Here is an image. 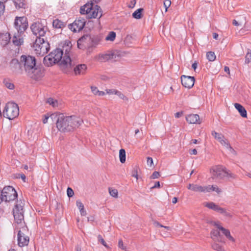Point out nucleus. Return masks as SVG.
<instances>
[{
    "instance_id": "14",
    "label": "nucleus",
    "mask_w": 251,
    "mask_h": 251,
    "mask_svg": "<svg viewBox=\"0 0 251 251\" xmlns=\"http://www.w3.org/2000/svg\"><path fill=\"white\" fill-rule=\"evenodd\" d=\"M27 227L26 226H23L20 228L18 234V245L20 247H24L28 245L29 238L28 235Z\"/></svg>"
},
{
    "instance_id": "7",
    "label": "nucleus",
    "mask_w": 251,
    "mask_h": 251,
    "mask_svg": "<svg viewBox=\"0 0 251 251\" xmlns=\"http://www.w3.org/2000/svg\"><path fill=\"white\" fill-rule=\"evenodd\" d=\"M35 54L44 56L50 49V45L44 38L36 39L33 46Z\"/></svg>"
},
{
    "instance_id": "42",
    "label": "nucleus",
    "mask_w": 251,
    "mask_h": 251,
    "mask_svg": "<svg viewBox=\"0 0 251 251\" xmlns=\"http://www.w3.org/2000/svg\"><path fill=\"white\" fill-rule=\"evenodd\" d=\"M211 191H215L217 194H220L222 192V190L217 185H211Z\"/></svg>"
},
{
    "instance_id": "6",
    "label": "nucleus",
    "mask_w": 251,
    "mask_h": 251,
    "mask_svg": "<svg viewBox=\"0 0 251 251\" xmlns=\"http://www.w3.org/2000/svg\"><path fill=\"white\" fill-rule=\"evenodd\" d=\"M63 58V50L60 49H56L44 57V63L46 65L50 66L60 61L62 67L68 69L66 65L62 64Z\"/></svg>"
},
{
    "instance_id": "11",
    "label": "nucleus",
    "mask_w": 251,
    "mask_h": 251,
    "mask_svg": "<svg viewBox=\"0 0 251 251\" xmlns=\"http://www.w3.org/2000/svg\"><path fill=\"white\" fill-rule=\"evenodd\" d=\"M211 237L214 241L212 245V248L217 251H226L221 244L218 243H225L224 238L220 234V232L217 229H213L211 232Z\"/></svg>"
},
{
    "instance_id": "34",
    "label": "nucleus",
    "mask_w": 251,
    "mask_h": 251,
    "mask_svg": "<svg viewBox=\"0 0 251 251\" xmlns=\"http://www.w3.org/2000/svg\"><path fill=\"white\" fill-rule=\"evenodd\" d=\"M206 57L209 61H213L216 59V55L214 52L209 51L207 52Z\"/></svg>"
},
{
    "instance_id": "18",
    "label": "nucleus",
    "mask_w": 251,
    "mask_h": 251,
    "mask_svg": "<svg viewBox=\"0 0 251 251\" xmlns=\"http://www.w3.org/2000/svg\"><path fill=\"white\" fill-rule=\"evenodd\" d=\"M9 66L11 70L13 72L17 73H21L22 64H21V61L19 62L18 59L15 58L12 59L10 62Z\"/></svg>"
},
{
    "instance_id": "26",
    "label": "nucleus",
    "mask_w": 251,
    "mask_h": 251,
    "mask_svg": "<svg viewBox=\"0 0 251 251\" xmlns=\"http://www.w3.org/2000/svg\"><path fill=\"white\" fill-rule=\"evenodd\" d=\"M52 25L56 28H61L64 26V24L61 21L55 19L53 21Z\"/></svg>"
},
{
    "instance_id": "1",
    "label": "nucleus",
    "mask_w": 251,
    "mask_h": 251,
    "mask_svg": "<svg viewBox=\"0 0 251 251\" xmlns=\"http://www.w3.org/2000/svg\"><path fill=\"white\" fill-rule=\"evenodd\" d=\"M51 120L56 121V127L63 132H70L78 127L83 122L82 120L76 116H65L63 113H53Z\"/></svg>"
},
{
    "instance_id": "19",
    "label": "nucleus",
    "mask_w": 251,
    "mask_h": 251,
    "mask_svg": "<svg viewBox=\"0 0 251 251\" xmlns=\"http://www.w3.org/2000/svg\"><path fill=\"white\" fill-rule=\"evenodd\" d=\"M214 225L218 228L217 230L218 231L221 230L223 234L225 235L228 240L232 242H234V238L230 235V232L228 229L224 228L219 224L216 223H214Z\"/></svg>"
},
{
    "instance_id": "55",
    "label": "nucleus",
    "mask_w": 251,
    "mask_h": 251,
    "mask_svg": "<svg viewBox=\"0 0 251 251\" xmlns=\"http://www.w3.org/2000/svg\"><path fill=\"white\" fill-rule=\"evenodd\" d=\"M182 114H183V112L182 111L176 112L175 114V117L176 118H178L180 116H181L182 115Z\"/></svg>"
},
{
    "instance_id": "3",
    "label": "nucleus",
    "mask_w": 251,
    "mask_h": 251,
    "mask_svg": "<svg viewBox=\"0 0 251 251\" xmlns=\"http://www.w3.org/2000/svg\"><path fill=\"white\" fill-rule=\"evenodd\" d=\"M28 26L26 18L25 17H16L14 22V27L16 32L14 33L12 42L17 46H21L24 42L23 34Z\"/></svg>"
},
{
    "instance_id": "22",
    "label": "nucleus",
    "mask_w": 251,
    "mask_h": 251,
    "mask_svg": "<svg viewBox=\"0 0 251 251\" xmlns=\"http://www.w3.org/2000/svg\"><path fill=\"white\" fill-rule=\"evenodd\" d=\"M186 120L189 124H200V117L198 114H190L186 117Z\"/></svg>"
},
{
    "instance_id": "46",
    "label": "nucleus",
    "mask_w": 251,
    "mask_h": 251,
    "mask_svg": "<svg viewBox=\"0 0 251 251\" xmlns=\"http://www.w3.org/2000/svg\"><path fill=\"white\" fill-rule=\"evenodd\" d=\"M67 194L69 198L73 197V195H74V193L73 189L70 187H68L67 188Z\"/></svg>"
},
{
    "instance_id": "17",
    "label": "nucleus",
    "mask_w": 251,
    "mask_h": 251,
    "mask_svg": "<svg viewBox=\"0 0 251 251\" xmlns=\"http://www.w3.org/2000/svg\"><path fill=\"white\" fill-rule=\"evenodd\" d=\"M182 85L188 88H190L194 86L195 78L193 76L182 75L181 77Z\"/></svg>"
},
{
    "instance_id": "62",
    "label": "nucleus",
    "mask_w": 251,
    "mask_h": 251,
    "mask_svg": "<svg viewBox=\"0 0 251 251\" xmlns=\"http://www.w3.org/2000/svg\"><path fill=\"white\" fill-rule=\"evenodd\" d=\"M105 95V92L103 91H99L98 93L97 94L98 96H102Z\"/></svg>"
},
{
    "instance_id": "61",
    "label": "nucleus",
    "mask_w": 251,
    "mask_h": 251,
    "mask_svg": "<svg viewBox=\"0 0 251 251\" xmlns=\"http://www.w3.org/2000/svg\"><path fill=\"white\" fill-rule=\"evenodd\" d=\"M153 224H154V225L155 226H160V227H163V225H162L160 224L159 222H156V221H155V222H154Z\"/></svg>"
},
{
    "instance_id": "25",
    "label": "nucleus",
    "mask_w": 251,
    "mask_h": 251,
    "mask_svg": "<svg viewBox=\"0 0 251 251\" xmlns=\"http://www.w3.org/2000/svg\"><path fill=\"white\" fill-rule=\"evenodd\" d=\"M187 188L195 192H202V186L190 183L188 185Z\"/></svg>"
},
{
    "instance_id": "58",
    "label": "nucleus",
    "mask_w": 251,
    "mask_h": 251,
    "mask_svg": "<svg viewBox=\"0 0 251 251\" xmlns=\"http://www.w3.org/2000/svg\"><path fill=\"white\" fill-rule=\"evenodd\" d=\"M20 177L24 181H25L26 176L24 174H19Z\"/></svg>"
},
{
    "instance_id": "27",
    "label": "nucleus",
    "mask_w": 251,
    "mask_h": 251,
    "mask_svg": "<svg viewBox=\"0 0 251 251\" xmlns=\"http://www.w3.org/2000/svg\"><path fill=\"white\" fill-rule=\"evenodd\" d=\"M76 206L79 209L80 214L81 215H85L86 214V211L84 210V205L80 201L77 200L76 201Z\"/></svg>"
},
{
    "instance_id": "12",
    "label": "nucleus",
    "mask_w": 251,
    "mask_h": 251,
    "mask_svg": "<svg viewBox=\"0 0 251 251\" xmlns=\"http://www.w3.org/2000/svg\"><path fill=\"white\" fill-rule=\"evenodd\" d=\"M1 196L3 201H10L14 200L17 197L18 194L13 187L7 186L1 190Z\"/></svg>"
},
{
    "instance_id": "44",
    "label": "nucleus",
    "mask_w": 251,
    "mask_h": 251,
    "mask_svg": "<svg viewBox=\"0 0 251 251\" xmlns=\"http://www.w3.org/2000/svg\"><path fill=\"white\" fill-rule=\"evenodd\" d=\"M118 247L119 248L122 249L123 250H126V247L124 246V243L122 239H119L118 241Z\"/></svg>"
},
{
    "instance_id": "64",
    "label": "nucleus",
    "mask_w": 251,
    "mask_h": 251,
    "mask_svg": "<svg viewBox=\"0 0 251 251\" xmlns=\"http://www.w3.org/2000/svg\"><path fill=\"white\" fill-rule=\"evenodd\" d=\"M224 70L228 74H230L229 68L228 67H225Z\"/></svg>"
},
{
    "instance_id": "60",
    "label": "nucleus",
    "mask_w": 251,
    "mask_h": 251,
    "mask_svg": "<svg viewBox=\"0 0 251 251\" xmlns=\"http://www.w3.org/2000/svg\"><path fill=\"white\" fill-rule=\"evenodd\" d=\"M192 67L194 70H196V69L197 67V63L196 62V61H195L194 63H193V64L192 65Z\"/></svg>"
},
{
    "instance_id": "24",
    "label": "nucleus",
    "mask_w": 251,
    "mask_h": 251,
    "mask_svg": "<svg viewBox=\"0 0 251 251\" xmlns=\"http://www.w3.org/2000/svg\"><path fill=\"white\" fill-rule=\"evenodd\" d=\"M234 107L238 111L242 117H247V111L241 104L238 103H234Z\"/></svg>"
},
{
    "instance_id": "38",
    "label": "nucleus",
    "mask_w": 251,
    "mask_h": 251,
    "mask_svg": "<svg viewBox=\"0 0 251 251\" xmlns=\"http://www.w3.org/2000/svg\"><path fill=\"white\" fill-rule=\"evenodd\" d=\"M98 241L100 242L102 245H103L106 248L110 249V247L107 245L104 240L103 239L100 235L98 236Z\"/></svg>"
},
{
    "instance_id": "35",
    "label": "nucleus",
    "mask_w": 251,
    "mask_h": 251,
    "mask_svg": "<svg viewBox=\"0 0 251 251\" xmlns=\"http://www.w3.org/2000/svg\"><path fill=\"white\" fill-rule=\"evenodd\" d=\"M116 38V33L113 31H111L109 33L108 35L106 37L105 40L107 41H113Z\"/></svg>"
},
{
    "instance_id": "43",
    "label": "nucleus",
    "mask_w": 251,
    "mask_h": 251,
    "mask_svg": "<svg viewBox=\"0 0 251 251\" xmlns=\"http://www.w3.org/2000/svg\"><path fill=\"white\" fill-rule=\"evenodd\" d=\"M115 95H117L120 99L123 100H128L127 98L123 93H122L121 92L119 91H117Z\"/></svg>"
},
{
    "instance_id": "37",
    "label": "nucleus",
    "mask_w": 251,
    "mask_h": 251,
    "mask_svg": "<svg viewBox=\"0 0 251 251\" xmlns=\"http://www.w3.org/2000/svg\"><path fill=\"white\" fill-rule=\"evenodd\" d=\"M212 135L214 137V138L217 140L219 142L222 139L224 138V136L222 134L216 132L215 131H213L212 132Z\"/></svg>"
},
{
    "instance_id": "13",
    "label": "nucleus",
    "mask_w": 251,
    "mask_h": 251,
    "mask_svg": "<svg viewBox=\"0 0 251 251\" xmlns=\"http://www.w3.org/2000/svg\"><path fill=\"white\" fill-rule=\"evenodd\" d=\"M30 28L33 34L36 36L37 39L43 38L48 30L47 27L40 22L33 23L31 25Z\"/></svg>"
},
{
    "instance_id": "54",
    "label": "nucleus",
    "mask_w": 251,
    "mask_h": 251,
    "mask_svg": "<svg viewBox=\"0 0 251 251\" xmlns=\"http://www.w3.org/2000/svg\"><path fill=\"white\" fill-rule=\"evenodd\" d=\"M160 187L159 181H157L155 182V184L151 187V189L158 188Z\"/></svg>"
},
{
    "instance_id": "8",
    "label": "nucleus",
    "mask_w": 251,
    "mask_h": 251,
    "mask_svg": "<svg viewBox=\"0 0 251 251\" xmlns=\"http://www.w3.org/2000/svg\"><path fill=\"white\" fill-rule=\"evenodd\" d=\"M25 201L20 200L16 202L13 209V214L14 219L17 224H22L24 219Z\"/></svg>"
},
{
    "instance_id": "36",
    "label": "nucleus",
    "mask_w": 251,
    "mask_h": 251,
    "mask_svg": "<svg viewBox=\"0 0 251 251\" xmlns=\"http://www.w3.org/2000/svg\"><path fill=\"white\" fill-rule=\"evenodd\" d=\"M16 8H22L24 5L23 0H12Z\"/></svg>"
},
{
    "instance_id": "47",
    "label": "nucleus",
    "mask_w": 251,
    "mask_h": 251,
    "mask_svg": "<svg viewBox=\"0 0 251 251\" xmlns=\"http://www.w3.org/2000/svg\"><path fill=\"white\" fill-rule=\"evenodd\" d=\"M160 176L159 173L158 172H154L151 176V179H155L158 178Z\"/></svg>"
},
{
    "instance_id": "41",
    "label": "nucleus",
    "mask_w": 251,
    "mask_h": 251,
    "mask_svg": "<svg viewBox=\"0 0 251 251\" xmlns=\"http://www.w3.org/2000/svg\"><path fill=\"white\" fill-rule=\"evenodd\" d=\"M211 191V185L202 186V193H208Z\"/></svg>"
},
{
    "instance_id": "39",
    "label": "nucleus",
    "mask_w": 251,
    "mask_h": 251,
    "mask_svg": "<svg viewBox=\"0 0 251 251\" xmlns=\"http://www.w3.org/2000/svg\"><path fill=\"white\" fill-rule=\"evenodd\" d=\"M245 63L249 64L251 62V51L249 50L245 56Z\"/></svg>"
},
{
    "instance_id": "23",
    "label": "nucleus",
    "mask_w": 251,
    "mask_h": 251,
    "mask_svg": "<svg viewBox=\"0 0 251 251\" xmlns=\"http://www.w3.org/2000/svg\"><path fill=\"white\" fill-rule=\"evenodd\" d=\"M10 40V34L8 33L0 34V42L2 46H5L8 44Z\"/></svg>"
},
{
    "instance_id": "49",
    "label": "nucleus",
    "mask_w": 251,
    "mask_h": 251,
    "mask_svg": "<svg viewBox=\"0 0 251 251\" xmlns=\"http://www.w3.org/2000/svg\"><path fill=\"white\" fill-rule=\"evenodd\" d=\"M91 91L92 92V93L95 95H97L98 93V92H99V90L98 89V88L96 87H94V86H92L91 87Z\"/></svg>"
},
{
    "instance_id": "20",
    "label": "nucleus",
    "mask_w": 251,
    "mask_h": 251,
    "mask_svg": "<svg viewBox=\"0 0 251 251\" xmlns=\"http://www.w3.org/2000/svg\"><path fill=\"white\" fill-rule=\"evenodd\" d=\"M87 70V66L84 64L76 65L74 69V72L75 75H84Z\"/></svg>"
},
{
    "instance_id": "56",
    "label": "nucleus",
    "mask_w": 251,
    "mask_h": 251,
    "mask_svg": "<svg viewBox=\"0 0 251 251\" xmlns=\"http://www.w3.org/2000/svg\"><path fill=\"white\" fill-rule=\"evenodd\" d=\"M189 153L190 154H197V151L196 149H192L189 151Z\"/></svg>"
},
{
    "instance_id": "31",
    "label": "nucleus",
    "mask_w": 251,
    "mask_h": 251,
    "mask_svg": "<svg viewBox=\"0 0 251 251\" xmlns=\"http://www.w3.org/2000/svg\"><path fill=\"white\" fill-rule=\"evenodd\" d=\"M47 103H48L50 105H51L53 107H57L59 106L58 101L57 100L51 98L48 99Z\"/></svg>"
},
{
    "instance_id": "21",
    "label": "nucleus",
    "mask_w": 251,
    "mask_h": 251,
    "mask_svg": "<svg viewBox=\"0 0 251 251\" xmlns=\"http://www.w3.org/2000/svg\"><path fill=\"white\" fill-rule=\"evenodd\" d=\"M91 39L90 36L88 35H84L77 41V46L79 49H82L87 44V42Z\"/></svg>"
},
{
    "instance_id": "48",
    "label": "nucleus",
    "mask_w": 251,
    "mask_h": 251,
    "mask_svg": "<svg viewBox=\"0 0 251 251\" xmlns=\"http://www.w3.org/2000/svg\"><path fill=\"white\" fill-rule=\"evenodd\" d=\"M5 6L2 2L0 1V16L3 13Z\"/></svg>"
},
{
    "instance_id": "63",
    "label": "nucleus",
    "mask_w": 251,
    "mask_h": 251,
    "mask_svg": "<svg viewBox=\"0 0 251 251\" xmlns=\"http://www.w3.org/2000/svg\"><path fill=\"white\" fill-rule=\"evenodd\" d=\"M219 37V35L216 33H214L213 34V37L214 39L217 40Z\"/></svg>"
},
{
    "instance_id": "9",
    "label": "nucleus",
    "mask_w": 251,
    "mask_h": 251,
    "mask_svg": "<svg viewBox=\"0 0 251 251\" xmlns=\"http://www.w3.org/2000/svg\"><path fill=\"white\" fill-rule=\"evenodd\" d=\"M19 114V109L18 105L13 102H8L3 111V117L12 120L17 117Z\"/></svg>"
},
{
    "instance_id": "59",
    "label": "nucleus",
    "mask_w": 251,
    "mask_h": 251,
    "mask_svg": "<svg viewBox=\"0 0 251 251\" xmlns=\"http://www.w3.org/2000/svg\"><path fill=\"white\" fill-rule=\"evenodd\" d=\"M232 24L235 26H239L240 25V24L236 20H233Z\"/></svg>"
},
{
    "instance_id": "51",
    "label": "nucleus",
    "mask_w": 251,
    "mask_h": 251,
    "mask_svg": "<svg viewBox=\"0 0 251 251\" xmlns=\"http://www.w3.org/2000/svg\"><path fill=\"white\" fill-rule=\"evenodd\" d=\"M117 90L115 89H106V92L108 94H116Z\"/></svg>"
},
{
    "instance_id": "52",
    "label": "nucleus",
    "mask_w": 251,
    "mask_h": 251,
    "mask_svg": "<svg viewBox=\"0 0 251 251\" xmlns=\"http://www.w3.org/2000/svg\"><path fill=\"white\" fill-rule=\"evenodd\" d=\"M51 115L50 116L45 115L44 118L43 119V122L44 124H46L48 122V120L49 119H50Z\"/></svg>"
},
{
    "instance_id": "30",
    "label": "nucleus",
    "mask_w": 251,
    "mask_h": 251,
    "mask_svg": "<svg viewBox=\"0 0 251 251\" xmlns=\"http://www.w3.org/2000/svg\"><path fill=\"white\" fill-rule=\"evenodd\" d=\"M119 158L120 162L124 163L126 161V151L124 149H121L119 151Z\"/></svg>"
},
{
    "instance_id": "2",
    "label": "nucleus",
    "mask_w": 251,
    "mask_h": 251,
    "mask_svg": "<svg viewBox=\"0 0 251 251\" xmlns=\"http://www.w3.org/2000/svg\"><path fill=\"white\" fill-rule=\"evenodd\" d=\"M21 62L27 75L30 78L37 80L43 76V72L36 67L34 57L23 55L21 56Z\"/></svg>"
},
{
    "instance_id": "16",
    "label": "nucleus",
    "mask_w": 251,
    "mask_h": 251,
    "mask_svg": "<svg viewBox=\"0 0 251 251\" xmlns=\"http://www.w3.org/2000/svg\"><path fill=\"white\" fill-rule=\"evenodd\" d=\"M85 20L82 18L76 19L73 24L69 25V28L72 31L76 32L83 29L85 25Z\"/></svg>"
},
{
    "instance_id": "45",
    "label": "nucleus",
    "mask_w": 251,
    "mask_h": 251,
    "mask_svg": "<svg viewBox=\"0 0 251 251\" xmlns=\"http://www.w3.org/2000/svg\"><path fill=\"white\" fill-rule=\"evenodd\" d=\"M171 1L170 0H165L164 1V6L165 7V11H167V9L171 5Z\"/></svg>"
},
{
    "instance_id": "28",
    "label": "nucleus",
    "mask_w": 251,
    "mask_h": 251,
    "mask_svg": "<svg viewBox=\"0 0 251 251\" xmlns=\"http://www.w3.org/2000/svg\"><path fill=\"white\" fill-rule=\"evenodd\" d=\"M216 211L223 214L226 217H230L231 216L230 213L226 211V209L222 208L219 206H218Z\"/></svg>"
},
{
    "instance_id": "4",
    "label": "nucleus",
    "mask_w": 251,
    "mask_h": 251,
    "mask_svg": "<svg viewBox=\"0 0 251 251\" xmlns=\"http://www.w3.org/2000/svg\"><path fill=\"white\" fill-rule=\"evenodd\" d=\"M210 173L213 179H224L225 178L227 179H235L236 176L227 170L226 167L217 165L212 167L210 169Z\"/></svg>"
},
{
    "instance_id": "40",
    "label": "nucleus",
    "mask_w": 251,
    "mask_h": 251,
    "mask_svg": "<svg viewBox=\"0 0 251 251\" xmlns=\"http://www.w3.org/2000/svg\"><path fill=\"white\" fill-rule=\"evenodd\" d=\"M109 194L110 195L115 198H117L118 197V191L116 189H112L111 188L109 189Z\"/></svg>"
},
{
    "instance_id": "15",
    "label": "nucleus",
    "mask_w": 251,
    "mask_h": 251,
    "mask_svg": "<svg viewBox=\"0 0 251 251\" xmlns=\"http://www.w3.org/2000/svg\"><path fill=\"white\" fill-rule=\"evenodd\" d=\"M119 58V52L108 51L105 53H101L97 56V59L100 62H106L109 60L116 61Z\"/></svg>"
},
{
    "instance_id": "33",
    "label": "nucleus",
    "mask_w": 251,
    "mask_h": 251,
    "mask_svg": "<svg viewBox=\"0 0 251 251\" xmlns=\"http://www.w3.org/2000/svg\"><path fill=\"white\" fill-rule=\"evenodd\" d=\"M143 9L139 8L136 10L133 14L132 16L136 19H140L142 17V11Z\"/></svg>"
},
{
    "instance_id": "10",
    "label": "nucleus",
    "mask_w": 251,
    "mask_h": 251,
    "mask_svg": "<svg viewBox=\"0 0 251 251\" xmlns=\"http://www.w3.org/2000/svg\"><path fill=\"white\" fill-rule=\"evenodd\" d=\"M72 46L71 42L69 40H66L61 43L62 49H60L61 50H63V54L64 52V55L63 56L62 63L63 65L66 66L67 68H71L73 66L69 56V52L71 51Z\"/></svg>"
},
{
    "instance_id": "5",
    "label": "nucleus",
    "mask_w": 251,
    "mask_h": 251,
    "mask_svg": "<svg viewBox=\"0 0 251 251\" xmlns=\"http://www.w3.org/2000/svg\"><path fill=\"white\" fill-rule=\"evenodd\" d=\"M81 14H86L88 18L100 19L102 15V10L98 5H94L93 3H87L80 9Z\"/></svg>"
},
{
    "instance_id": "32",
    "label": "nucleus",
    "mask_w": 251,
    "mask_h": 251,
    "mask_svg": "<svg viewBox=\"0 0 251 251\" xmlns=\"http://www.w3.org/2000/svg\"><path fill=\"white\" fill-rule=\"evenodd\" d=\"M204 206L207 208L212 209L216 211L218 205L213 202H206L204 203Z\"/></svg>"
},
{
    "instance_id": "57",
    "label": "nucleus",
    "mask_w": 251,
    "mask_h": 251,
    "mask_svg": "<svg viewBox=\"0 0 251 251\" xmlns=\"http://www.w3.org/2000/svg\"><path fill=\"white\" fill-rule=\"evenodd\" d=\"M132 176L138 179V174L137 171L134 170L132 173Z\"/></svg>"
},
{
    "instance_id": "29",
    "label": "nucleus",
    "mask_w": 251,
    "mask_h": 251,
    "mask_svg": "<svg viewBox=\"0 0 251 251\" xmlns=\"http://www.w3.org/2000/svg\"><path fill=\"white\" fill-rule=\"evenodd\" d=\"M219 142L223 145L224 146L225 148H226V149H229L230 151H234L233 150V149L232 148V147L230 146V145H229V144L228 143V141H227V140L225 139V138L224 137V138H222L220 141Z\"/></svg>"
},
{
    "instance_id": "53",
    "label": "nucleus",
    "mask_w": 251,
    "mask_h": 251,
    "mask_svg": "<svg viewBox=\"0 0 251 251\" xmlns=\"http://www.w3.org/2000/svg\"><path fill=\"white\" fill-rule=\"evenodd\" d=\"M6 86L9 89L12 90L14 88V85L13 84L11 83H7L6 84Z\"/></svg>"
},
{
    "instance_id": "50",
    "label": "nucleus",
    "mask_w": 251,
    "mask_h": 251,
    "mask_svg": "<svg viewBox=\"0 0 251 251\" xmlns=\"http://www.w3.org/2000/svg\"><path fill=\"white\" fill-rule=\"evenodd\" d=\"M147 164L149 166L151 167L153 165V159L151 157H148L147 158Z\"/></svg>"
}]
</instances>
